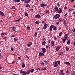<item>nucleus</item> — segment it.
Here are the masks:
<instances>
[{
  "mask_svg": "<svg viewBox=\"0 0 75 75\" xmlns=\"http://www.w3.org/2000/svg\"><path fill=\"white\" fill-rule=\"evenodd\" d=\"M60 17V15L59 14H56L54 16V18L55 19H57Z\"/></svg>",
  "mask_w": 75,
  "mask_h": 75,
  "instance_id": "f257e3e1",
  "label": "nucleus"
},
{
  "mask_svg": "<svg viewBox=\"0 0 75 75\" xmlns=\"http://www.w3.org/2000/svg\"><path fill=\"white\" fill-rule=\"evenodd\" d=\"M48 24H46V23L45 24L43 27V28L44 30H45V29H46L48 27Z\"/></svg>",
  "mask_w": 75,
  "mask_h": 75,
  "instance_id": "f03ea898",
  "label": "nucleus"
},
{
  "mask_svg": "<svg viewBox=\"0 0 75 75\" xmlns=\"http://www.w3.org/2000/svg\"><path fill=\"white\" fill-rule=\"evenodd\" d=\"M21 74H22V75H26V72H25L24 71H23V70H21L20 71Z\"/></svg>",
  "mask_w": 75,
  "mask_h": 75,
  "instance_id": "7ed1b4c3",
  "label": "nucleus"
},
{
  "mask_svg": "<svg viewBox=\"0 0 75 75\" xmlns=\"http://www.w3.org/2000/svg\"><path fill=\"white\" fill-rule=\"evenodd\" d=\"M40 4V6L42 7H43L44 6H47V4Z\"/></svg>",
  "mask_w": 75,
  "mask_h": 75,
  "instance_id": "20e7f679",
  "label": "nucleus"
},
{
  "mask_svg": "<svg viewBox=\"0 0 75 75\" xmlns=\"http://www.w3.org/2000/svg\"><path fill=\"white\" fill-rule=\"evenodd\" d=\"M67 75H69L71 74V72H70V70H67L66 71Z\"/></svg>",
  "mask_w": 75,
  "mask_h": 75,
  "instance_id": "39448f33",
  "label": "nucleus"
},
{
  "mask_svg": "<svg viewBox=\"0 0 75 75\" xmlns=\"http://www.w3.org/2000/svg\"><path fill=\"white\" fill-rule=\"evenodd\" d=\"M39 57H41V56H44V54L42 53V52H40L39 53Z\"/></svg>",
  "mask_w": 75,
  "mask_h": 75,
  "instance_id": "423d86ee",
  "label": "nucleus"
},
{
  "mask_svg": "<svg viewBox=\"0 0 75 75\" xmlns=\"http://www.w3.org/2000/svg\"><path fill=\"white\" fill-rule=\"evenodd\" d=\"M64 64H66V65H71L70 63L68 62H64Z\"/></svg>",
  "mask_w": 75,
  "mask_h": 75,
  "instance_id": "0eeeda50",
  "label": "nucleus"
},
{
  "mask_svg": "<svg viewBox=\"0 0 75 75\" xmlns=\"http://www.w3.org/2000/svg\"><path fill=\"white\" fill-rule=\"evenodd\" d=\"M52 27L53 28V30H57V27L55 25H52Z\"/></svg>",
  "mask_w": 75,
  "mask_h": 75,
  "instance_id": "6e6552de",
  "label": "nucleus"
},
{
  "mask_svg": "<svg viewBox=\"0 0 75 75\" xmlns=\"http://www.w3.org/2000/svg\"><path fill=\"white\" fill-rule=\"evenodd\" d=\"M35 17L37 18H40V15L39 14L36 15L35 16Z\"/></svg>",
  "mask_w": 75,
  "mask_h": 75,
  "instance_id": "1a4fd4ad",
  "label": "nucleus"
},
{
  "mask_svg": "<svg viewBox=\"0 0 75 75\" xmlns=\"http://www.w3.org/2000/svg\"><path fill=\"white\" fill-rule=\"evenodd\" d=\"M42 50L43 53H45V51H46L45 48L43 47L42 48Z\"/></svg>",
  "mask_w": 75,
  "mask_h": 75,
  "instance_id": "9d476101",
  "label": "nucleus"
},
{
  "mask_svg": "<svg viewBox=\"0 0 75 75\" xmlns=\"http://www.w3.org/2000/svg\"><path fill=\"white\" fill-rule=\"evenodd\" d=\"M60 48H61V46H59L57 47L56 49L57 51H59V50Z\"/></svg>",
  "mask_w": 75,
  "mask_h": 75,
  "instance_id": "9b49d317",
  "label": "nucleus"
},
{
  "mask_svg": "<svg viewBox=\"0 0 75 75\" xmlns=\"http://www.w3.org/2000/svg\"><path fill=\"white\" fill-rule=\"evenodd\" d=\"M58 66V64H57V62H54V67H57Z\"/></svg>",
  "mask_w": 75,
  "mask_h": 75,
  "instance_id": "f8f14e48",
  "label": "nucleus"
},
{
  "mask_svg": "<svg viewBox=\"0 0 75 75\" xmlns=\"http://www.w3.org/2000/svg\"><path fill=\"white\" fill-rule=\"evenodd\" d=\"M12 30L14 31H16V27H12Z\"/></svg>",
  "mask_w": 75,
  "mask_h": 75,
  "instance_id": "ddd939ff",
  "label": "nucleus"
},
{
  "mask_svg": "<svg viewBox=\"0 0 75 75\" xmlns=\"http://www.w3.org/2000/svg\"><path fill=\"white\" fill-rule=\"evenodd\" d=\"M51 44H52V46L53 47H54V42L53 41H51Z\"/></svg>",
  "mask_w": 75,
  "mask_h": 75,
  "instance_id": "4468645a",
  "label": "nucleus"
},
{
  "mask_svg": "<svg viewBox=\"0 0 75 75\" xmlns=\"http://www.w3.org/2000/svg\"><path fill=\"white\" fill-rule=\"evenodd\" d=\"M54 9L56 11H57L58 10V7H57V6H55L54 8Z\"/></svg>",
  "mask_w": 75,
  "mask_h": 75,
  "instance_id": "2eb2a0df",
  "label": "nucleus"
},
{
  "mask_svg": "<svg viewBox=\"0 0 75 75\" xmlns=\"http://www.w3.org/2000/svg\"><path fill=\"white\" fill-rule=\"evenodd\" d=\"M14 1L15 2H16V3H17V2H19L20 1V0H14Z\"/></svg>",
  "mask_w": 75,
  "mask_h": 75,
  "instance_id": "dca6fc26",
  "label": "nucleus"
},
{
  "mask_svg": "<svg viewBox=\"0 0 75 75\" xmlns=\"http://www.w3.org/2000/svg\"><path fill=\"white\" fill-rule=\"evenodd\" d=\"M61 12H62V10L61 9H60L58 11V13L59 14H60Z\"/></svg>",
  "mask_w": 75,
  "mask_h": 75,
  "instance_id": "f3484780",
  "label": "nucleus"
},
{
  "mask_svg": "<svg viewBox=\"0 0 75 75\" xmlns=\"http://www.w3.org/2000/svg\"><path fill=\"white\" fill-rule=\"evenodd\" d=\"M35 23L36 24H40V22L38 21H36Z\"/></svg>",
  "mask_w": 75,
  "mask_h": 75,
  "instance_id": "a211bd4d",
  "label": "nucleus"
},
{
  "mask_svg": "<svg viewBox=\"0 0 75 75\" xmlns=\"http://www.w3.org/2000/svg\"><path fill=\"white\" fill-rule=\"evenodd\" d=\"M30 1V0H26L25 3H28Z\"/></svg>",
  "mask_w": 75,
  "mask_h": 75,
  "instance_id": "6ab92c4d",
  "label": "nucleus"
},
{
  "mask_svg": "<svg viewBox=\"0 0 75 75\" xmlns=\"http://www.w3.org/2000/svg\"><path fill=\"white\" fill-rule=\"evenodd\" d=\"M52 25L50 26V31H52Z\"/></svg>",
  "mask_w": 75,
  "mask_h": 75,
  "instance_id": "aec40b11",
  "label": "nucleus"
},
{
  "mask_svg": "<svg viewBox=\"0 0 75 75\" xmlns=\"http://www.w3.org/2000/svg\"><path fill=\"white\" fill-rule=\"evenodd\" d=\"M0 14H1V15H2V16H4V13H3V12H1V11H0Z\"/></svg>",
  "mask_w": 75,
  "mask_h": 75,
  "instance_id": "412c9836",
  "label": "nucleus"
},
{
  "mask_svg": "<svg viewBox=\"0 0 75 75\" xmlns=\"http://www.w3.org/2000/svg\"><path fill=\"white\" fill-rule=\"evenodd\" d=\"M63 70H60V72L59 73L60 75L62 74L63 73Z\"/></svg>",
  "mask_w": 75,
  "mask_h": 75,
  "instance_id": "4be33fe9",
  "label": "nucleus"
},
{
  "mask_svg": "<svg viewBox=\"0 0 75 75\" xmlns=\"http://www.w3.org/2000/svg\"><path fill=\"white\" fill-rule=\"evenodd\" d=\"M45 44H46V42L45 41H44V42H42V45H44Z\"/></svg>",
  "mask_w": 75,
  "mask_h": 75,
  "instance_id": "5701e85b",
  "label": "nucleus"
},
{
  "mask_svg": "<svg viewBox=\"0 0 75 75\" xmlns=\"http://www.w3.org/2000/svg\"><path fill=\"white\" fill-rule=\"evenodd\" d=\"M30 73V71L29 70L26 72V74H29Z\"/></svg>",
  "mask_w": 75,
  "mask_h": 75,
  "instance_id": "b1692460",
  "label": "nucleus"
},
{
  "mask_svg": "<svg viewBox=\"0 0 75 75\" xmlns=\"http://www.w3.org/2000/svg\"><path fill=\"white\" fill-rule=\"evenodd\" d=\"M22 68H24L25 67V64L24 63L22 64Z\"/></svg>",
  "mask_w": 75,
  "mask_h": 75,
  "instance_id": "393cba45",
  "label": "nucleus"
},
{
  "mask_svg": "<svg viewBox=\"0 0 75 75\" xmlns=\"http://www.w3.org/2000/svg\"><path fill=\"white\" fill-rule=\"evenodd\" d=\"M62 34V32H60V33H59V37H61V35Z\"/></svg>",
  "mask_w": 75,
  "mask_h": 75,
  "instance_id": "a878e982",
  "label": "nucleus"
},
{
  "mask_svg": "<svg viewBox=\"0 0 75 75\" xmlns=\"http://www.w3.org/2000/svg\"><path fill=\"white\" fill-rule=\"evenodd\" d=\"M13 40L15 41H18V39L16 38H14Z\"/></svg>",
  "mask_w": 75,
  "mask_h": 75,
  "instance_id": "bb28decb",
  "label": "nucleus"
},
{
  "mask_svg": "<svg viewBox=\"0 0 75 75\" xmlns=\"http://www.w3.org/2000/svg\"><path fill=\"white\" fill-rule=\"evenodd\" d=\"M30 7V6L29 4H27L25 6V7Z\"/></svg>",
  "mask_w": 75,
  "mask_h": 75,
  "instance_id": "cd10ccee",
  "label": "nucleus"
},
{
  "mask_svg": "<svg viewBox=\"0 0 75 75\" xmlns=\"http://www.w3.org/2000/svg\"><path fill=\"white\" fill-rule=\"evenodd\" d=\"M34 71V69H32L30 70V71L31 72H33Z\"/></svg>",
  "mask_w": 75,
  "mask_h": 75,
  "instance_id": "c85d7f7f",
  "label": "nucleus"
},
{
  "mask_svg": "<svg viewBox=\"0 0 75 75\" xmlns=\"http://www.w3.org/2000/svg\"><path fill=\"white\" fill-rule=\"evenodd\" d=\"M69 48L68 47H67L66 48V51H69Z\"/></svg>",
  "mask_w": 75,
  "mask_h": 75,
  "instance_id": "c756f323",
  "label": "nucleus"
},
{
  "mask_svg": "<svg viewBox=\"0 0 75 75\" xmlns=\"http://www.w3.org/2000/svg\"><path fill=\"white\" fill-rule=\"evenodd\" d=\"M25 16H26L27 17H28V14L27 13V12H25Z\"/></svg>",
  "mask_w": 75,
  "mask_h": 75,
  "instance_id": "7c9ffc66",
  "label": "nucleus"
},
{
  "mask_svg": "<svg viewBox=\"0 0 75 75\" xmlns=\"http://www.w3.org/2000/svg\"><path fill=\"white\" fill-rule=\"evenodd\" d=\"M64 54V53L62 52H60L59 53V55H61V54Z\"/></svg>",
  "mask_w": 75,
  "mask_h": 75,
  "instance_id": "2f4dec72",
  "label": "nucleus"
},
{
  "mask_svg": "<svg viewBox=\"0 0 75 75\" xmlns=\"http://www.w3.org/2000/svg\"><path fill=\"white\" fill-rule=\"evenodd\" d=\"M67 44H70V40H68L67 42Z\"/></svg>",
  "mask_w": 75,
  "mask_h": 75,
  "instance_id": "473e14b6",
  "label": "nucleus"
},
{
  "mask_svg": "<svg viewBox=\"0 0 75 75\" xmlns=\"http://www.w3.org/2000/svg\"><path fill=\"white\" fill-rule=\"evenodd\" d=\"M49 12H50V11L48 10L45 11V13L46 14H47V13H49Z\"/></svg>",
  "mask_w": 75,
  "mask_h": 75,
  "instance_id": "72a5a7b5",
  "label": "nucleus"
},
{
  "mask_svg": "<svg viewBox=\"0 0 75 75\" xmlns=\"http://www.w3.org/2000/svg\"><path fill=\"white\" fill-rule=\"evenodd\" d=\"M57 37H56L54 36V40H57Z\"/></svg>",
  "mask_w": 75,
  "mask_h": 75,
  "instance_id": "f704fd0d",
  "label": "nucleus"
},
{
  "mask_svg": "<svg viewBox=\"0 0 75 75\" xmlns=\"http://www.w3.org/2000/svg\"><path fill=\"white\" fill-rule=\"evenodd\" d=\"M64 23L65 24H67V21L65 20H64Z\"/></svg>",
  "mask_w": 75,
  "mask_h": 75,
  "instance_id": "c9c22d12",
  "label": "nucleus"
},
{
  "mask_svg": "<svg viewBox=\"0 0 75 75\" xmlns=\"http://www.w3.org/2000/svg\"><path fill=\"white\" fill-rule=\"evenodd\" d=\"M66 40V39H65L64 38L63 40V42H65Z\"/></svg>",
  "mask_w": 75,
  "mask_h": 75,
  "instance_id": "e433bc0d",
  "label": "nucleus"
},
{
  "mask_svg": "<svg viewBox=\"0 0 75 75\" xmlns=\"http://www.w3.org/2000/svg\"><path fill=\"white\" fill-rule=\"evenodd\" d=\"M45 64H46V65H47V64H48V62H47L46 61H45Z\"/></svg>",
  "mask_w": 75,
  "mask_h": 75,
  "instance_id": "4c0bfd02",
  "label": "nucleus"
},
{
  "mask_svg": "<svg viewBox=\"0 0 75 75\" xmlns=\"http://www.w3.org/2000/svg\"><path fill=\"white\" fill-rule=\"evenodd\" d=\"M30 44H28L27 45V46L28 47H30Z\"/></svg>",
  "mask_w": 75,
  "mask_h": 75,
  "instance_id": "58836bf2",
  "label": "nucleus"
},
{
  "mask_svg": "<svg viewBox=\"0 0 75 75\" xmlns=\"http://www.w3.org/2000/svg\"><path fill=\"white\" fill-rule=\"evenodd\" d=\"M72 31H73V33H75V28H74V29H73L72 30Z\"/></svg>",
  "mask_w": 75,
  "mask_h": 75,
  "instance_id": "ea45409f",
  "label": "nucleus"
},
{
  "mask_svg": "<svg viewBox=\"0 0 75 75\" xmlns=\"http://www.w3.org/2000/svg\"><path fill=\"white\" fill-rule=\"evenodd\" d=\"M73 75H75V71H74L73 72Z\"/></svg>",
  "mask_w": 75,
  "mask_h": 75,
  "instance_id": "a19ab883",
  "label": "nucleus"
},
{
  "mask_svg": "<svg viewBox=\"0 0 75 75\" xmlns=\"http://www.w3.org/2000/svg\"><path fill=\"white\" fill-rule=\"evenodd\" d=\"M5 34V33H2L1 34V35H4V34Z\"/></svg>",
  "mask_w": 75,
  "mask_h": 75,
  "instance_id": "79ce46f5",
  "label": "nucleus"
},
{
  "mask_svg": "<svg viewBox=\"0 0 75 75\" xmlns=\"http://www.w3.org/2000/svg\"><path fill=\"white\" fill-rule=\"evenodd\" d=\"M15 35H13L12 36H11V37H10V38H12V37H14Z\"/></svg>",
  "mask_w": 75,
  "mask_h": 75,
  "instance_id": "37998d69",
  "label": "nucleus"
},
{
  "mask_svg": "<svg viewBox=\"0 0 75 75\" xmlns=\"http://www.w3.org/2000/svg\"><path fill=\"white\" fill-rule=\"evenodd\" d=\"M46 69H47V68H46V67H45L43 69V71H45Z\"/></svg>",
  "mask_w": 75,
  "mask_h": 75,
  "instance_id": "c03bdc74",
  "label": "nucleus"
},
{
  "mask_svg": "<svg viewBox=\"0 0 75 75\" xmlns=\"http://www.w3.org/2000/svg\"><path fill=\"white\" fill-rule=\"evenodd\" d=\"M37 33H36V32H35V36H37Z\"/></svg>",
  "mask_w": 75,
  "mask_h": 75,
  "instance_id": "a18cd8bd",
  "label": "nucleus"
},
{
  "mask_svg": "<svg viewBox=\"0 0 75 75\" xmlns=\"http://www.w3.org/2000/svg\"><path fill=\"white\" fill-rule=\"evenodd\" d=\"M44 63L43 62H42L40 63V64H41V65H44Z\"/></svg>",
  "mask_w": 75,
  "mask_h": 75,
  "instance_id": "49530a36",
  "label": "nucleus"
},
{
  "mask_svg": "<svg viewBox=\"0 0 75 75\" xmlns=\"http://www.w3.org/2000/svg\"><path fill=\"white\" fill-rule=\"evenodd\" d=\"M57 62L58 64H60V61H57Z\"/></svg>",
  "mask_w": 75,
  "mask_h": 75,
  "instance_id": "de8ad7c7",
  "label": "nucleus"
},
{
  "mask_svg": "<svg viewBox=\"0 0 75 75\" xmlns=\"http://www.w3.org/2000/svg\"><path fill=\"white\" fill-rule=\"evenodd\" d=\"M67 38H68V36H66L65 37V40H67Z\"/></svg>",
  "mask_w": 75,
  "mask_h": 75,
  "instance_id": "09e8293b",
  "label": "nucleus"
},
{
  "mask_svg": "<svg viewBox=\"0 0 75 75\" xmlns=\"http://www.w3.org/2000/svg\"><path fill=\"white\" fill-rule=\"evenodd\" d=\"M21 18L20 19H19L18 20H17V21H20V20H21Z\"/></svg>",
  "mask_w": 75,
  "mask_h": 75,
  "instance_id": "8fccbe9b",
  "label": "nucleus"
},
{
  "mask_svg": "<svg viewBox=\"0 0 75 75\" xmlns=\"http://www.w3.org/2000/svg\"><path fill=\"white\" fill-rule=\"evenodd\" d=\"M3 39H4V40H6V39H7V38H6V37L4 38Z\"/></svg>",
  "mask_w": 75,
  "mask_h": 75,
  "instance_id": "3c124183",
  "label": "nucleus"
},
{
  "mask_svg": "<svg viewBox=\"0 0 75 75\" xmlns=\"http://www.w3.org/2000/svg\"><path fill=\"white\" fill-rule=\"evenodd\" d=\"M75 0H71V3H73L74 2V1Z\"/></svg>",
  "mask_w": 75,
  "mask_h": 75,
  "instance_id": "603ef678",
  "label": "nucleus"
},
{
  "mask_svg": "<svg viewBox=\"0 0 75 75\" xmlns=\"http://www.w3.org/2000/svg\"><path fill=\"white\" fill-rule=\"evenodd\" d=\"M29 44L30 45H32V42H30Z\"/></svg>",
  "mask_w": 75,
  "mask_h": 75,
  "instance_id": "864d4df0",
  "label": "nucleus"
},
{
  "mask_svg": "<svg viewBox=\"0 0 75 75\" xmlns=\"http://www.w3.org/2000/svg\"><path fill=\"white\" fill-rule=\"evenodd\" d=\"M11 51H13V47H11Z\"/></svg>",
  "mask_w": 75,
  "mask_h": 75,
  "instance_id": "5fc2aeb1",
  "label": "nucleus"
},
{
  "mask_svg": "<svg viewBox=\"0 0 75 75\" xmlns=\"http://www.w3.org/2000/svg\"><path fill=\"white\" fill-rule=\"evenodd\" d=\"M56 24L57 25H58L59 24V22H57Z\"/></svg>",
  "mask_w": 75,
  "mask_h": 75,
  "instance_id": "6e6d98bb",
  "label": "nucleus"
},
{
  "mask_svg": "<svg viewBox=\"0 0 75 75\" xmlns=\"http://www.w3.org/2000/svg\"><path fill=\"white\" fill-rule=\"evenodd\" d=\"M67 35H68V34H66L64 36V37H66V36H67Z\"/></svg>",
  "mask_w": 75,
  "mask_h": 75,
  "instance_id": "4d7b16f0",
  "label": "nucleus"
},
{
  "mask_svg": "<svg viewBox=\"0 0 75 75\" xmlns=\"http://www.w3.org/2000/svg\"><path fill=\"white\" fill-rule=\"evenodd\" d=\"M12 8L14 9L15 8V6H12Z\"/></svg>",
  "mask_w": 75,
  "mask_h": 75,
  "instance_id": "13d9d810",
  "label": "nucleus"
},
{
  "mask_svg": "<svg viewBox=\"0 0 75 75\" xmlns=\"http://www.w3.org/2000/svg\"><path fill=\"white\" fill-rule=\"evenodd\" d=\"M67 7L65 6L64 7V9L65 10H66V9H67Z\"/></svg>",
  "mask_w": 75,
  "mask_h": 75,
  "instance_id": "bf43d9fd",
  "label": "nucleus"
},
{
  "mask_svg": "<svg viewBox=\"0 0 75 75\" xmlns=\"http://www.w3.org/2000/svg\"><path fill=\"white\" fill-rule=\"evenodd\" d=\"M65 75V74H64V73H63L60 74V75Z\"/></svg>",
  "mask_w": 75,
  "mask_h": 75,
  "instance_id": "052dcab7",
  "label": "nucleus"
},
{
  "mask_svg": "<svg viewBox=\"0 0 75 75\" xmlns=\"http://www.w3.org/2000/svg\"><path fill=\"white\" fill-rule=\"evenodd\" d=\"M57 6L58 7H59L60 5H59V3H57Z\"/></svg>",
  "mask_w": 75,
  "mask_h": 75,
  "instance_id": "680f3d73",
  "label": "nucleus"
},
{
  "mask_svg": "<svg viewBox=\"0 0 75 75\" xmlns=\"http://www.w3.org/2000/svg\"><path fill=\"white\" fill-rule=\"evenodd\" d=\"M27 29H30V27H29V26H28V27H27Z\"/></svg>",
  "mask_w": 75,
  "mask_h": 75,
  "instance_id": "e2e57ef3",
  "label": "nucleus"
},
{
  "mask_svg": "<svg viewBox=\"0 0 75 75\" xmlns=\"http://www.w3.org/2000/svg\"><path fill=\"white\" fill-rule=\"evenodd\" d=\"M67 14H68V13H67L65 14L64 15V16H67Z\"/></svg>",
  "mask_w": 75,
  "mask_h": 75,
  "instance_id": "0e129e2a",
  "label": "nucleus"
},
{
  "mask_svg": "<svg viewBox=\"0 0 75 75\" xmlns=\"http://www.w3.org/2000/svg\"><path fill=\"white\" fill-rule=\"evenodd\" d=\"M59 22L60 23H61V22H62V21L61 20H60L59 21Z\"/></svg>",
  "mask_w": 75,
  "mask_h": 75,
  "instance_id": "69168bd1",
  "label": "nucleus"
},
{
  "mask_svg": "<svg viewBox=\"0 0 75 75\" xmlns=\"http://www.w3.org/2000/svg\"><path fill=\"white\" fill-rule=\"evenodd\" d=\"M75 11H74L73 12V13H72V14H75Z\"/></svg>",
  "mask_w": 75,
  "mask_h": 75,
  "instance_id": "338daca9",
  "label": "nucleus"
},
{
  "mask_svg": "<svg viewBox=\"0 0 75 75\" xmlns=\"http://www.w3.org/2000/svg\"><path fill=\"white\" fill-rule=\"evenodd\" d=\"M18 59H21V57H18Z\"/></svg>",
  "mask_w": 75,
  "mask_h": 75,
  "instance_id": "774afa93",
  "label": "nucleus"
}]
</instances>
